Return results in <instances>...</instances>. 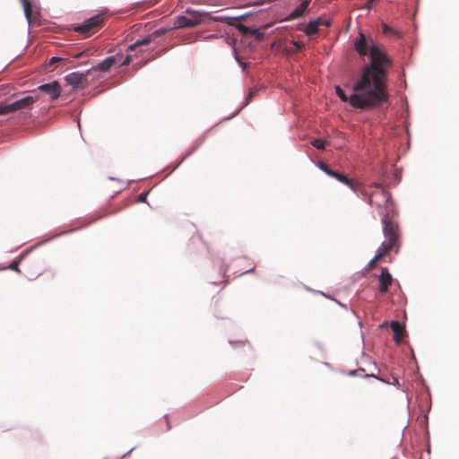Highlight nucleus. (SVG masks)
Returning <instances> with one entry per match:
<instances>
[{"label": "nucleus", "mask_w": 459, "mask_h": 459, "mask_svg": "<svg viewBox=\"0 0 459 459\" xmlns=\"http://www.w3.org/2000/svg\"><path fill=\"white\" fill-rule=\"evenodd\" d=\"M22 262L23 263V266H24V269H25V275L28 277V278H36L38 277L40 273H41V266H37L36 268L34 269H31L30 268V264L31 263H30L28 260L25 259L24 256H22L19 260H14L8 266H7V269H11L13 271H16L18 273H21V271L19 270V264L20 263ZM4 269H6V267H2V270Z\"/></svg>", "instance_id": "7"}, {"label": "nucleus", "mask_w": 459, "mask_h": 459, "mask_svg": "<svg viewBox=\"0 0 459 459\" xmlns=\"http://www.w3.org/2000/svg\"><path fill=\"white\" fill-rule=\"evenodd\" d=\"M354 48L361 56H369V65L363 68L361 78L354 84L353 94L348 97L340 86L335 87V91L343 102L349 101L353 108H372L387 100L385 82L392 60L383 46L362 32L356 38Z\"/></svg>", "instance_id": "1"}, {"label": "nucleus", "mask_w": 459, "mask_h": 459, "mask_svg": "<svg viewBox=\"0 0 459 459\" xmlns=\"http://www.w3.org/2000/svg\"><path fill=\"white\" fill-rule=\"evenodd\" d=\"M103 24L104 16L103 14L99 13L85 20L82 24L75 27L74 30L84 35L85 37H89L100 30L103 27Z\"/></svg>", "instance_id": "5"}, {"label": "nucleus", "mask_w": 459, "mask_h": 459, "mask_svg": "<svg viewBox=\"0 0 459 459\" xmlns=\"http://www.w3.org/2000/svg\"><path fill=\"white\" fill-rule=\"evenodd\" d=\"M311 144L318 150H324L326 145V142L321 139L314 140Z\"/></svg>", "instance_id": "19"}, {"label": "nucleus", "mask_w": 459, "mask_h": 459, "mask_svg": "<svg viewBox=\"0 0 459 459\" xmlns=\"http://www.w3.org/2000/svg\"><path fill=\"white\" fill-rule=\"evenodd\" d=\"M203 21V13L193 11L191 9H187L186 11V15L176 17L174 21V27L176 29L192 28L200 24Z\"/></svg>", "instance_id": "4"}, {"label": "nucleus", "mask_w": 459, "mask_h": 459, "mask_svg": "<svg viewBox=\"0 0 459 459\" xmlns=\"http://www.w3.org/2000/svg\"><path fill=\"white\" fill-rule=\"evenodd\" d=\"M146 196H147V193L140 194L139 196H138V201L139 202H145Z\"/></svg>", "instance_id": "24"}, {"label": "nucleus", "mask_w": 459, "mask_h": 459, "mask_svg": "<svg viewBox=\"0 0 459 459\" xmlns=\"http://www.w3.org/2000/svg\"><path fill=\"white\" fill-rule=\"evenodd\" d=\"M390 327L394 332V340L396 343H400L404 335V326L399 323L398 321H392L390 324Z\"/></svg>", "instance_id": "13"}, {"label": "nucleus", "mask_w": 459, "mask_h": 459, "mask_svg": "<svg viewBox=\"0 0 459 459\" xmlns=\"http://www.w3.org/2000/svg\"><path fill=\"white\" fill-rule=\"evenodd\" d=\"M310 4V0H303L289 15V20H294L301 17Z\"/></svg>", "instance_id": "14"}, {"label": "nucleus", "mask_w": 459, "mask_h": 459, "mask_svg": "<svg viewBox=\"0 0 459 459\" xmlns=\"http://www.w3.org/2000/svg\"><path fill=\"white\" fill-rule=\"evenodd\" d=\"M255 92H256V90H255V89L250 90V91L247 97V104L252 100V98L254 97Z\"/></svg>", "instance_id": "22"}, {"label": "nucleus", "mask_w": 459, "mask_h": 459, "mask_svg": "<svg viewBox=\"0 0 459 459\" xmlns=\"http://www.w3.org/2000/svg\"><path fill=\"white\" fill-rule=\"evenodd\" d=\"M386 238L378 247L375 257L370 261L369 266L373 267L378 261L382 260L391 250L398 252L400 233L384 235Z\"/></svg>", "instance_id": "3"}, {"label": "nucleus", "mask_w": 459, "mask_h": 459, "mask_svg": "<svg viewBox=\"0 0 459 459\" xmlns=\"http://www.w3.org/2000/svg\"><path fill=\"white\" fill-rule=\"evenodd\" d=\"M39 100L38 95H28L12 103L2 102V116L17 110L29 108Z\"/></svg>", "instance_id": "6"}, {"label": "nucleus", "mask_w": 459, "mask_h": 459, "mask_svg": "<svg viewBox=\"0 0 459 459\" xmlns=\"http://www.w3.org/2000/svg\"><path fill=\"white\" fill-rule=\"evenodd\" d=\"M237 61L238 64L242 66L243 69H246L247 66V64L245 62H242L238 56H236Z\"/></svg>", "instance_id": "26"}, {"label": "nucleus", "mask_w": 459, "mask_h": 459, "mask_svg": "<svg viewBox=\"0 0 459 459\" xmlns=\"http://www.w3.org/2000/svg\"><path fill=\"white\" fill-rule=\"evenodd\" d=\"M393 276L389 273L388 269L386 267H382L381 274L378 276L379 291L383 294L387 292L389 287L393 283Z\"/></svg>", "instance_id": "10"}, {"label": "nucleus", "mask_w": 459, "mask_h": 459, "mask_svg": "<svg viewBox=\"0 0 459 459\" xmlns=\"http://www.w3.org/2000/svg\"><path fill=\"white\" fill-rule=\"evenodd\" d=\"M320 24H322L321 19L311 21L307 25L306 29L304 30V32L308 36L316 34L318 31V27Z\"/></svg>", "instance_id": "17"}, {"label": "nucleus", "mask_w": 459, "mask_h": 459, "mask_svg": "<svg viewBox=\"0 0 459 459\" xmlns=\"http://www.w3.org/2000/svg\"><path fill=\"white\" fill-rule=\"evenodd\" d=\"M317 166L319 167L320 169H322L328 176H330L331 174H333V169H330L324 161H319Z\"/></svg>", "instance_id": "20"}, {"label": "nucleus", "mask_w": 459, "mask_h": 459, "mask_svg": "<svg viewBox=\"0 0 459 459\" xmlns=\"http://www.w3.org/2000/svg\"><path fill=\"white\" fill-rule=\"evenodd\" d=\"M65 81L74 87H84L87 85V74L74 72L65 76Z\"/></svg>", "instance_id": "11"}, {"label": "nucleus", "mask_w": 459, "mask_h": 459, "mask_svg": "<svg viewBox=\"0 0 459 459\" xmlns=\"http://www.w3.org/2000/svg\"><path fill=\"white\" fill-rule=\"evenodd\" d=\"M25 16L30 23L37 18L38 13H33L31 4L29 0H23Z\"/></svg>", "instance_id": "16"}, {"label": "nucleus", "mask_w": 459, "mask_h": 459, "mask_svg": "<svg viewBox=\"0 0 459 459\" xmlns=\"http://www.w3.org/2000/svg\"><path fill=\"white\" fill-rule=\"evenodd\" d=\"M254 272V268L247 270L246 273Z\"/></svg>", "instance_id": "31"}, {"label": "nucleus", "mask_w": 459, "mask_h": 459, "mask_svg": "<svg viewBox=\"0 0 459 459\" xmlns=\"http://www.w3.org/2000/svg\"><path fill=\"white\" fill-rule=\"evenodd\" d=\"M38 90L45 94H48L51 100H56L61 93V87L57 82L42 84L38 87Z\"/></svg>", "instance_id": "9"}, {"label": "nucleus", "mask_w": 459, "mask_h": 459, "mask_svg": "<svg viewBox=\"0 0 459 459\" xmlns=\"http://www.w3.org/2000/svg\"><path fill=\"white\" fill-rule=\"evenodd\" d=\"M357 372H358L357 370H351V371L349 372V375L350 376H355V375H357Z\"/></svg>", "instance_id": "30"}, {"label": "nucleus", "mask_w": 459, "mask_h": 459, "mask_svg": "<svg viewBox=\"0 0 459 459\" xmlns=\"http://www.w3.org/2000/svg\"><path fill=\"white\" fill-rule=\"evenodd\" d=\"M373 186L375 190L371 192L366 190L368 195L362 196L368 198L371 205L377 206L381 216L384 235L400 233L399 226L394 221L396 212L394 204L391 200L390 193L385 190L379 184L375 183Z\"/></svg>", "instance_id": "2"}, {"label": "nucleus", "mask_w": 459, "mask_h": 459, "mask_svg": "<svg viewBox=\"0 0 459 459\" xmlns=\"http://www.w3.org/2000/svg\"><path fill=\"white\" fill-rule=\"evenodd\" d=\"M131 62V57L127 56L120 65H128Z\"/></svg>", "instance_id": "25"}, {"label": "nucleus", "mask_w": 459, "mask_h": 459, "mask_svg": "<svg viewBox=\"0 0 459 459\" xmlns=\"http://www.w3.org/2000/svg\"><path fill=\"white\" fill-rule=\"evenodd\" d=\"M10 87V84H2V88H1V91H2V95L3 94H6V89Z\"/></svg>", "instance_id": "27"}, {"label": "nucleus", "mask_w": 459, "mask_h": 459, "mask_svg": "<svg viewBox=\"0 0 459 459\" xmlns=\"http://www.w3.org/2000/svg\"><path fill=\"white\" fill-rule=\"evenodd\" d=\"M330 176L333 178H335L338 181L348 186L351 190H353L358 195H368V193L366 192V189L361 186L360 183L354 181L352 179H350L346 175L333 170V174H331Z\"/></svg>", "instance_id": "8"}, {"label": "nucleus", "mask_w": 459, "mask_h": 459, "mask_svg": "<svg viewBox=\"0 0 459 459\" xmlns=\"http://www.w3.org/2000/svg\"><path fill=\"white\" fill-rule=\"evenodd\" d=\"M117 63V59L114 56H108L103 61L100 62L95 67V70L101 72H108Z\"/></svg>", "instance_id": "15"}, {"label": "nucleus", "mask_w": 459, "mask_h": 459, "mask_svg": "<svg viewBox=\"0 0 459 459\" xmlns=\"http://www.w3.org/2000/svg\"><path fill=\"white\" fill-rule=\"evenodd\" d=\"M151 41H152V38L150 36H148V37H146L141 40H137L135 43L130 45L128 47V49L130 51H134L137 47L148 45L149 43H151Z\"/></svg>", "instance_id": "18"}, {"label": "nucleus", "mask_w": 459, "mask_h": 459, "mask_svg": "<svg viewBox=\"0 0 459 459\" xmlns=\"http://www.w3.org/2000/svg\"><path fill=\"white\" fill-rule=\"evenodd\" d=\"M265 3V0H259L258 2H255V5H262Z\"/></svg>", "instance_id": "29"}, {"label": "nucleus", "mask_w": 459, "mask_h": 459, "mask_svg": "<svg viewBox=\"0 0 459 459\" xmlns=\"http://www.w3.org/2000/svg\"><path fill=\"white\" fill-rule=\"evenodd\" d=\"M62 60V58L60 57H57V56H54L52 57L50 60H49V65H55L58 62H60Z\"/></svg>", "instance_id": "23"}, {"label": "nucleus", "mask_w": 459, "mask_h": 459, "mask_svg": "<svg viewBox=\"0 0 459 459\" xmlns=\"http://www.w3.org/2000/svg\"><path fill=\"white\" fill-rule=\"evenodd\" d=\"M237 29L243 36H251V37H254L257 40H262L264 36V34L263 32H261L260 30L247 27L241 23L237 25Z\"/></svg>", "instance_id": "12"}, {"label": "nucleus", "mask_w": 459, "mask_h": 459, "mask_svg": "<svg viewBox=\"0 0 459 459\" xmlns=\"http://www.w3.org/2000/svg\"><path fill=\"white\" fill-rule=\"evenodd\" d=\"M291 44L294 47V51L295 52L301 51L305 48L304 44H302V43H300L299 41L292 40Z\"/></svg>", "instance_id": "21"}, {"label": "nucleus", "mask_w": 459, "mask_h": 459, "mask_svg": "<svg viewBox=\"0 0 459 459\" xmlns=\"http://www.w3.org/2000/svg\"><path fill=\"white\" fill-rule=\"evenodd\" d=\"M389 31H392L391 28H389L387 25H384V32L385 33H387Z\"/></svg>", "instance_id": "28"}]
</instances>
